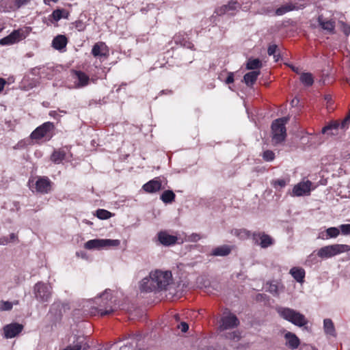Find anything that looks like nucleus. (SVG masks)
Wrapping results in <instances>:
<instances>
[{
  "mask_svg": "<svg viewBox=\"0 0 350 350\" xmlns=\"http://www.w3.org/2000/svg\"><path fill=\"white\" fill-rule=\"evenodd\" d=\"M172 274L170 271L156 269L150 272L139 282V288L142 292H159L166 291L172 284Z\"/></svg>",
  "mask_w": 350,
  "mask_h": 350,
  "instance_id": "f257e3e1",
  "label": "nucleus"
},
{
  "mask_svg": "<svg viewBox=\"0 0 350 350\" xmlns=\"http://www.w3.org/2000/svg\"><path fill=\"white\" fill-rule=\"evenodd\" d=\"M93 301L96 305L91 308L90 313L93 315L99 314L103 317L110 314L115 310L110 289H106L96 297Z\"/></svg>",
  "mask_w": 350,
  "mask_h": 350,
  "instance_id": "f03ea898",
  "label": "nucleus"
},
{
  "mask_svg": "<svg viewBox=\"0 0 350 350\" xmlns=\"http://www.w3.org/2000/svg\"><path fill=\"white\" fill-rule=\"evenodd\" d=\"M276 311L282 318L296 326L303 327L308 323V321L304 314L292 308L278 307Z\"/></svg>",
  "mask_w": 350,
  "mask_h": 350,
  "instance_id": "7ed1b4c3",
  "label": "nucleus"
},
{
  "mask_svg": "<svg viewBox=\"0 0 350 350\" xmlns=\"http://www.w3.org/2000/svg\"><path fill=\"white\" fill-rule=\"evenodd\" d=\"M288 117H283L275 120L271 124L272 142L274 144L283 142L286 137V124L288 122Z\"/></svg>",
  "mask_w": 350,
  "mask_h": 350,
  "instance_id": "20e7f679",
  "label": "nucleus"
},
{
  "mask_svg": "<svg viewBox=\"0 0 350 350\" xmlns=\"http://www.w3.org/2000/svg\"><path fill=\"white\" fill-rule=\"evenodd\" d=\"M349 251L350 246L348 245L334 244L321 247L317 251V256L322 259H327Z\"/></svg>",
  "mask_w": 350,
  "mask_h": 350,
  "instance_id": "39448f33",
  "label": "nucleus"
},
{
  "mask_svg": "<svg viewBox=\"0 0 350 350\" xmlns=\"http://www.w3.org/2000/svg\"><path fill=\"white\" fill-rule=\"evenodd\" d=\"M35 299L40 303L49 302L52 297L53 290L49 284L38 282L33 287Z\"/></svg>",
  "mask_w": 350,
  "mask_h": 350,
  "instance_id": "423d86ee",
  "label": "nucleus"
},
{
  "mask_svg": "<svg viewBox=\"0 0 350 350\" xmlns=\"http://www.w3.org/2000/svg\"><path fill=\"white\" fill-rule=\"evenodd\" d=\"M55 129L53 123L46 122L37 127L30 135L32 139H40L43 137L51 138L52 132Z\"/></svg>",
  "mask_w": 350,
  "mask_h": 350,
  "instance_id": "0eeeda50",
  "label": "nucleus"
},
{
  "mask_svg": "<svg viewBox=\"0 0 350 350\" xmlns=\"http://www.w3.org/2000/svg\"><path fill=\"white\" fill-rule=\"evenodd\" d=\"M239 325V321L234 314L228 310H226L223 313V317L220 321V330H226L233 329Z\"/></svg>",
  "mask_w": 350,
  "mask_h": 350,
  "instance_id": "6e6552de",
  "label": "nucleus"
},
{
  "mask_svg": "<svg viewBox=\"0 0 350 350\" xmlns=\"http://www.w3.org/2000/svg\"><path fill=\"white\" fill-rule=\"evenodd\" d=\"M71 77L74 83L72 88L80 89L89 84L90 77L82 71L72 70Z\"/></svg>",
  "mask_w": 350,
  "mask_h": 350,
  "instance_id": "1a4fd4ad",
  "label": "nucleus"
},
{
  "mask_svg": "<svg viewBox=\"0 0 350 350\" xmlns=\"http://www.w3.org/2000/svg\"><path fill=\"white\" fill-rule=\"evenodd\" d=\"M69 310L70 306L68 302L57 300L51 304L49 313L57 319L61 318Z\"/></svg>",
  "mask_w": 350,
  "mask_h": 350,
  "instance_id": "9d476101",
  "label": "nucleus"
},
{
  "mask_svg": "<svg viewBox=\"0 0 350 350\" xmlns=\"http://www.w3.org/2000/svg\"><path fill=\"white\" fill-rule=\"evenodd\" d=\"M312 183L310 180L302 181L295 185L292 190V196H309L311 191Z\"/></svg>",
  "mask_w": 350,
  "mask_h": 350,
  "instance_id": "9b49d317",
  "label": "nucleus"
},
{
  "mask_svg": "<svg viewBox=\"0 0 350 350\" xmlns=\"http://www.w3.org/2000/svg\"><path fill=\"white\" fill-rule=\"evenodd\" d=\"M252 238L254 243L259 245L262 248H267L274 243L273 239L265 232L254 233Z\"/></svg>",
  "mask_w": 350,
  "mask_h": 350,
  "instance_id": "f8f14e48",
  "label": "nucleus"
},
{
  "mask_svg": "<svg viewBox=\"0 0 350 350\" xmlns=\"http://www.w3.org/2000/svg\"><path fill=\"white\" fill-rule=\"evenodd\" d=\"M157 238L159 243L164 246H172L176 243L178 237L171 235L166 231H161L157 234Z\"/></svg>",
  "mask_w": 350,
  "mask_h": 350,
  "instance_id": "ddd939ff",
  "label": "nucleus"
},
{
  "mask_svg": "<svg viewBox=\"0 0 350 350\" xmlns=\"http://www.w3.org/2000/svg\"><path fill=\"white\" fill-rule=\"evenodd\" d=\"M23 325L18 323H11L3 327L4 336L6 338H12L18 335L23 330Z\"/></svg>",
  "mask_w": 350,
  "mask_h": 350,
  "instance_id": "4468645a",
  "label": "nucleus"
},
{
  "mask_svg": "<svg viewBox=\"0 0 350 350\" xmlns=\"http://www.w3.org/2000/svg\"><path fill=\"white\" fill-rule=\"evenodd\" d=\"M35 185L36 191L47 193L51 191V182L47 177H40L36 180Z\"/></svg>",
  "mask_w": 350,
  "mask_h": 350,
  "instance_id": "2eb2a0df",
  "label": "nucleus"
},
{
  "mask_svg": "<svg viewBox=\"0 0 350 350\" xmlns=\"http://www.w3.org/2000/svg\"><path fill=\"white\" fill-rule=\"evenodd\" d=\"M142 189L146 193H153L162 189V184L159 178H155L149 180L142 186Z\"/></svg>",
  "mask_w": 350,
  "mask_h": 350,
  "instance_id": "dca6fc26",
  "label": "nucleus"
},
{
  "mask_svg": "<svg viewBox=\"0 0 350 350\" xmlns=\"http://www.w3.org/2000/svg\"><path fill=\"white\" fill-rule=\"evenodd\" d=\"M92 54L96 57H106L109 54V49L105 42L96 43L92 49Z\"/></svg>",
  "mask_w": 350,
  "mask_h": 350,
  "instance_id": "f3484780",
  "label": "nucleus"
},
{
  "mask_svg": "<svg viewBox=\"0 0 350 350\" xmlns=\"http://www.w3.org/2000/svg\"><path fill=\"white\" fill-rule=\"evenodd\" d=\"M284 338L286 340V346L292 350L297 349L300 345V340L298 337L291 332L285 333Z\"/></svg>",
  "mask_w": 350,
  "mask_h": 350,
  "instance_id": "a211bd4d",
  "label": "nucleus"
},
{
  "mask_svg": "<svg viewBox=\"0 0 350 350\" xmlns=\"http://www.w3.org/2000/svg\"><path fill=\"white\" fill-rule=\"evenodd\" d=\"M349 119L350 116H348L342 122L341 124L336 122L330 124L323 128L322 133L324 134L327 133L329 135H335L336 133L334 132V131H336L339 127H340L342 129H344L349 121Z\"/></svg>",
  "mask_w": 350,
  "mask_h": 350,
  "instance_id": "6ab92c4d",
  "label": "nucleus"
},
{
  "mask_svg": "<svg viewBox=\"0 0 350 350\" xmlns=\"http://www.w3.org/2000/svg\"><path fill=\"white\" fill-rule=\"evenodd\" d=\"M90 348L86 339L82 336H78L76 342L72 345H69L63 350H86Z\"/></svg>",
  "mask_w": 350,
  "mask_h": 350,
  "instance_id": "aec40b11",
  "label": "nucleus"
},
{
  "mask_svg": "<svg viewBox=\"0 0 350 350\" xmlns=\"http://www.w3.org/2000/svg\"><path fill=\"white\" fill-rule=\"evenodd\" d=\"M318 23L321 27L329 32V33H334L335 22L332 20H325L322 16L318 17Z\"/></svg>",
  "mask_w": 350,
  "mask_h": 350,
  "instance_id": "412c9836",
  "label": "nucleus"
},
{
  "mask_svg": "<svg viewBox=\"0 0 350 350\" xmlns=\"http://www.w3.org/2000/svg\"><path fill=\"white\" fill-rule=\"evenodd\" d=\"M68 42L67 38L64 35H58L52 41L53 47L58 51L64 49Z\"/></svg>",
  "mask_w": 350,
  "mask_h": 350,
  "instance_id": "4be33fe9",
  "label": "nucleus"
},
{
  "mask_svg": "<svg viewBox=\"0 0 350 350\" xmlns=\"http://www.w3.org/2000/svg\"><path fill=\"white\" fill-rule=\"evenodd\" d=\"M20 36V33L18 31H14L9 36L2 38L0 40L1 45H10L16 43Z\"/></svg>",
  "mask_w": 350,
  "mask_h": 350,
  "instance_id": "5701e85b",
  "label": "nucleus"
},
{
  "mask_svg": "<svg viewBox=\"0 0 350 350\" xmlns=\"http://www.w3.org/2000/svg\"><path fill=\"white\" fill-rule=\"evenodd\" d=\"M290 274L299 283H303L305 278V271L300 267H293L290 270Z\"/></svg>",
  "mask_w": 350,
  "mask_h": 350,
  "instance_id": "b1692460",
  "label": "nucleus"
},
{
  "mask_svg": "<svg viewBox=\"0 0 350 350\" xmlns=\"http://www.w3.org/2000/svg\"><path fill=\"white\" fill-rule=\"evenodd\" d=\"M260 73V72L259 70H254L246 73L243 77V79L245 84L247 86L253 85V84L256 82Z\"/></svg>",
  "mask_w": 350,
  "mask_h": 350,
  "instance_id": "393cba45",
  "label": "nucleus"
},
{
  "mask_svg": "<svg viewBox=\"0 0 350 350\" xmlns=\"http://www.w3.org/2000/svg\"><path fill=\"white\" fill-rule=\"evenodd\" d=\"M231 250L230 246L224 245L215 248L211 254L215 256H226L230 253Z\"/></svg>",
  "mask_w": 350,
  "mask_h": 350,
  "instance_id": "a878e982",
  "label": "nucleus"
},
{
  "mask_svg": "<svg viewBox=\"0 0 350 350\" xmlns=\"http://www.w3.org/2000/svg\"><path fill=\"white\" fill-rule=\"evenodd\" d=\"M84 247L87 250H102V241L101 239H95L87 241L84 244Z\"/></svg>",
  "mask_w": 350,
  "mask_h": 350,
  "instance_id": "bb28decb",
  "label": "nucleus"
},
{
  "mask_svg": "<svg viewBox=\"0 0 350 350\" xmlns=\"http://www.w3.org/2000/svg\"><path fill=\"white\" fill-rule=\"evenodd\" d=\"M66 159V152L64 150H55L51 156V160L55 163H60Z\"/></svg>",
  "mask_w": 350,
  "mask_h": 350,
  "instance_id": "cd10ccee",
  "label": "nucleus"
},
{
  "mask_svg": "<svg viewBox=\"0 0 350 350\" xmlns=\"http://www.w3.org/2000/svg\"><path fill=\"white\" fill-rule=\"evenodd\" d=\"M323 328L326 334H329L330 336H335V327L332 321L329 319H325L323 321Z\"/></svg>",
  "mask_w": 350,
  "mask_h": 350,
  "instance_id": "c85d7f7f",
  "label": "nucleus"
},
{
  "mask_svg": "<svg viewBox=\"0 0 350 350\" xmlns=\"http://www.w3.org/2000/svg\"><path fill=\"white\" fill-rule=\"evenodd\" d=\"M101 241L103 249L118 247L120 245V241L118 239H101Z\"/></svg>",
  "mask_w": 350,
  "mask_h": 350,
  "instance_id": "c756f323",
  "label": "nucleus"
},
{
  "mask_svg": "<svg viewBox=\"0 0 350 350\" xmlns=\"http://www.w3.org/2000/svg\"><path fill=\"white\" fill-rule=\"evenodd\" d=\"M231 234L242 240L248 239L251 235L250 232L246 229H233Z\"/></svg>",
  "mask_w": 350,
  "mask_h": 350,
  "instance_id": "7c9ffc66",
  "label": "nucleus"
},
{
  "mask_svg": "<svg viewBox=\"0 0 350 350\" xmlns=\"http://www.w3.org/2000/svg\"><path fill=\"white\" fill-rule=\"evenodd\" d=\"M300 81L306 86H311L314 83L312 75L310 72H303L300 76Z\"/></svg>",
  "mask_w": 350,
  "mask_h": 350,
  "instance_id": "2f4dec72",
  "label": "nucleus"
},
{
  "mask_svg": "<svg viewBox=\"0 0 350 350\" xmlns=\"http://www.w3.org/2000/svg\"><path fill=\"white\" fill-rule=\"evenodd\" d=\"M175 194L171 190L165 191L161 196V200L165 204L172 202L175 199Z\"/></svg>",
  "mask_w": 350,
  "mask_h": 350,
  "instance_id": "473e14b6",
  "label": "nucleus"
},
{
  "mask_svg": "<svg viewBox=\"0 0 350 350\" xmlns=\"http://www.w3.org/2000/svg\"><path fill=\"white\" fill-rule=\"evenodd\" d=\"M295 9V6L294 5L291 3L286 4L276 9L275 14L277 16H282L290 11L294 10Z\"/></svg>",
  "mask_w": 350,
  "mask_h": 350,
  "instance_id": "72a5a7b5",
  "label": "nucleus"
},
{
  "mask_svg": "<svg viewBox=\"0 0 350 350\" xmlns=\"http://www.w3.org/2000/svg\"><path fill=\"white\" fill-rule=\"evenodd\" d=\"M180 36L181 35L180 34H176L174 37V42L177 44H180L184 47H186L187 49H193L194 47V45L189 41L188 40H184V41H182L180 40Z\"/></svg>",
  "mask_w": 350,
  "mask_h": 350,
  "instance_id": "f704fd0d",
  "label": "nucleus"
},
{
  "mask_svg": "<svg viewBox=\"0 0 350 350\" xmlns=\"http://www.w3.org/2000/svg\"><path fill=\"white\" fill-rule=\"evenodd\" d=\"M262 67V62L258 59H249L246 68L248 70H255Z\"/></svg>",
  "mask_w": 350,
  "mask_h": 350,
  "instance_id": "c9c22d12",
  "label": "nucleus"
},
{
  "mask_svg": "<svg viewBox=\"0 0 350 350\" xmlns=\"http://www.w3.org/2000/svg\"><path fill=\"white\" fill-rule=\"evenodd\" d=\"M327 237H325L326 239L329 238H336L340 234V230L338 228L336 227H331L326 230L325 231ZM319 238L325 239L323 236H319Z\"/></svg>",
  "mask_w": 350,
  "mask_h": 350,
  "instance_id": "e433bc0d",
  "label": "nucleus"
},
{
  "mask_svg": "<svg viewBox=\"0 0 350 350\" xmlns=\"http://www.w3.org/2000/svg\"><path fill=\"white\" fill-rule=\"evenodd\" d=\"M18 301L10 302L9 301H0V310L1 311H10L12 309L14 305H17Z\"/></svg>",
  "mask_w": 350,
  "mask_h": 350,
  "instance_id": "4c0bfd02",
  "label": "nucleus"
},
{
  "mask_svg": "<svg viewBox=\"0 0 350 350\" xmlns=\"http://www.w3.org/2000/svg\"><path fill=\"white\" fill-rule=\"evenodd\" d=\"M68 13L64 10L57 9L50 16L55 21H59L62 18H67Z\"/></svg>",
  "mask_w": 350,
  "mask_h": 350,
  "instance_id": "58836bf2",
  "label": "nucleus"
},
{
  "mask_svg": "<svg viewBox=\"0 0 350 350\" xmlns=\"http://www.w3.org/2000/svg\"><path fill=\"white\" fill-rule=\"evenodd\" d=\"M96 217L100 219H107L112 217V213L105 209H98L96 212Z\"/></svg>",
  "mask_w": 350,
  "mask_h": 350,
  "instance_id": "ea45409f",
  "label": "nucleus"
},
{
  "mask_svg": "<svg viewBox=\"0 0 350 350\" xmlns=\"http://www.w3.org/2000/svg\"><path fill=\"white\" fill-rule=\"evenodd\" d=\"M238 8V3L237 1H230L227 5H224L221 10L224 13L231 10H235Z\"/></svg>",
  "mask_w": 350,
  "mask_h": 350,
  "instance_id": "a19ab883",
  "label": "nucleus"
},
{
  "mask_svg": "<svg viewBox=\"0 0 350 350\" xmlns=\"http://www.w3.org/2000/svg\"><path fill=\"white\" fill-rule=\"evenodd\" d=\"M262 157L265 161L271 162L275 159V153L271 150H267L262 152Z\"/></svg>",
  "mask_w": 350,
  "mask_h": 350,
  "instance_id": "79ce46f5",
  "label": "nucleus"
},
{
  "mask_svg": "<svg viewBox=\"0 0 350 350\" xmlns=\"http://www.w3.org/2000/svg\"><path fill=\"white\" fill-rule=\"evenodd\" d=\"M286 185V181L284 179H275L271 181V185L276 189L283 188Z\"/></svg>",
  "mask_w": 350,
  "mask_h": 350,
  "instance_id": "37998d69",
  "label": "nucleus"
},
{
  "mask_svg": "<svg viewBox=\"0 0 350 350\" xmlns=\"http://www.w3.org/2000/svg\"><path fill=\"white\" fill-rule=\"evenodd\" d=\"M226 338L233 340L239 341L241 338L240 333L238 331H234L226 334Z\"/></svg>",
  "mask_w": 350,
  "mask_h": 350,
  "instance_id": "c03bdc74",
  "label": "nucleus"
},
{
  "mask_svg": "<svg viewBox=\"0 0 350 350\" xmlns=\"http://www.w3.org/2000/svg\"><path fill=\"white\" fill-rule=\"evenodd\" d=\"M267 291L271 293L274 295H277L279 293L278 286L275 283H269L267 284Z\"/></svg>",
  "mask_w": 350,
  "mask_h": 350,
  "instance_id": "a18cd8bd",
  "label": "nucleus"
},
{
  "mask_svg": "<svg viewBox=\"0 0 350 350\" xmlns=\"http://www.w3.org/2000/svg\"><path fill=\"white\" fill-rule=\"evenodd\" d=\"M201 239V236L197 233H192L189 236L187 237L186 241L189 242H197Z\"/></svg>",
  "mask_w": 350,
  "mask_h": 350,
  "instance_id": "49530a36",
  "label": "nucleus"
},
{
  "mask_svg": "<svg viewBox=\"0 0 350 350\" xmlns=\"http://www.w3.org/2000/svg\"><path fill=\"white\" fill-rule=\"evenodd\" d=\"M340 229L342 234H350V224H342L340 226Z\"/></svg>",
  "mask_w": 350,
  "mask_h": 350,
  "instance_id": "de8ad7c7",
  "label": "nucleus"
},
{
  "mask_svg": "<svg viewBox=\"0 0 350 350\" xmlns=\"http://www.w3.org/2000/svg\"><path fill=\"white\" fill-rule=\"evenodd\" d=\"M342 27V30L346 36L350 34V26L343 22H340Z\"/></svg>",
  "mask_w": 350,
  "mask_h": 350,
  "instance_id": "09e8293b",
  "label": "nucleus"
},
{
  "mask_svg": "<svg viewBox=\"0 0 350 350\" xmlns=\"http://www.w3.org/2000/svg\"><path fill=\"white\" fill-rule=\"evenodd\" d=\"M278 49V46L276 44H271L268 47L267 53L269 55H272L275 54Z\"/></svg>",
  "mask_w": 350,
  "mask_h": 350,
  "instance_id": "8fccbe9b",
  "label": "nucleus"
},
{
  "mask_svg": "<svg viewBox=\"0 0 350 350\" xmlns=\"http://www.w3.org/2000/svg\"><path fill=\"white\" fill-rule=\"evenodd\" d=\"M29 0H16L14 2V6L16 9L20 8L21 6L27 4Z\"/></svg>",
  "mask_w": 350,
  "mask_h": 350,
  "instance_id": "3c124183",
  "label": "nucleus"
},
{
  "mask_svg": "<svg viewBox=\"0 0 350 350\" xmlns=\"http://www.w3.org/2000/svg\"><path fill=\"white\" fill-rule=\"evenodd\" d=\"M178 328L180 329L183 332H186L189 329V325L185 322H182L178 325Z\"/></svg>",
  "mask_w": 350,
  "mask_h": 350,
  "instance_id": "603ef678",
  "label": "nucleus"
},
{
  "mask_svg": "<svg viewBox=\"0 0 350 350\" xmlns=\"http://www.w3.org/2000/svg\"><path fill=\"white\" fill-rule=\"evenodd\" d=\"M234 81V74L232 72L228 73V75L226 79V83L230 84Z\"/></svg>",
  "mask_w": 350,
  "mask_h": 350,
  "instance_id": "864d4df0",
  "label": "nucleus"
},
{
  "mask_svg": "<svg viewBox=\"0 0 350 350\" xmlns=\"http://www.w3.org/2000/svg\"><path fill=\"white\" fill-rule=\"evenodd\" d=\"M10 243L9 238L8 237H2L0 238V245H6Z\"/></svg>",
  "mask_w": 350,
  "mask_h": 350,
  "instance_id": "5fc2aeb1",
  "label": "nucleus"
},
{
  "mask_svg": "<svg viewBox=\"0 0 350 350\" xmlns=\"http://www.w3.org/2000/svg\"><path fill=\"white\" fill-rule=\"evenodd\" d=\"M288 66L291 68V70L293 72H296L297 74H299L300 72L301 69L299 67H296V66H293L292 64H288Z\"/></svg>",
  "mask_w": 350,
  "mask_h": 350,
  "instance_id": "6e6d98bb",
  "label": "nucleus"
},
{
  "mask_svg": "<svg viewBox=\"0 0 350 350\" xmlns=\"http://www.w3.org/2000/svg\"><path fill=\"white\" fill-rule=\"evenodd\" d=\"M17 236L14 233H12L10 235L9 241L10 242H15L17 241Z\"/></svg>",
  "mask_w": 350,
  "mask_h": 350,
  "instance_id": "4d7b16f0",
  "label": "nucleus"
},
{
  "mask_svg": "<svg viewBox=\"0 0 350 350\" xmlns=\"http://www.w3.org/2000/svg\"><path fill=\"white\" fill-rule=\"evenodd\" d=\"M49 116L52 118L57 119L59 116V114L57 111H51L49 112Z\"/></svg>",
  "mask_w": 350,
  "mask_h": 350,
  "instance_id": "13d9d810",
  "label": "nucleus"
},
{
  "mask_svg": "<svg viewBox=\"0 0 350 350\" xmlns=\"http://www.w3.org/2000/svg\"><path fill=\"white\" fill-rule=\"evenodd\" d=\"M5 83L6 81L4 79L0 78V92L3 90Z\"/></svg>",
  "mask_w": 350,
  "mask_h": 350,
  "instance_id": "bf43d9fd",
  "label": "nucleus"
},
{
  "mask_svg": "<svg viewBox=\"0 0 350 350\" xmlns=\"http://www.w3.org/2000/svg\"><path fill=\"white\" fill-rule=\"evenodd\" d=\"M76 254L77 256L81 257L82 258H87V255L84 252H77Z\"/></svg>",
  "mask_w": 350,
  "mask_h": 350,
  "instance_id": "052dcab7",
  "label": "nucleus"
},
{
  "mask_svg": "<svg viewBox=\"0 0 350 350\" xmlns=\"http://www.w3.org/2000/svg\"><path fill=\"white\" fill-rule=\"evenodd\" d=\"M120 350H133V348L131 345H125L121 347Z\"/></svg>",
  "mask_w": 350,
  "mask_h": 350,
  "instance_id": "680f3d73",
  "label": "nucleus"
},
{
  "mask_svg": "<svg viewBox=\"0 0 350 350\" xmlns=\"http://www.w3.org/2000/svg\"><path fill=\"white\" fill-rule=\"evenodd\" d=\"M314 259H315V257L314 256L313 254H312L310 256H308V257L306 260V263L308 264V262H310V260H314Z\"/></svg>",
  "mask_w": 350,
  "mask_h": 350,
  "instance_id": "e2e57ef3",
  "label": "nucleus"
},
{
  "mask_svg": "<svg viewBox=\"0 0 350 350\" xmlns=\"http://www.w3.org/2000/svg\"><path fill=\"white\" fill-rule=\"evenodd\" d=\"M273 55V58L275 59V62H278L280 59V54H274Z\"/></svg>",
  "mask_w": 350,
  "mask_h": 350,
  "instance_id": "0e129e2a",
  "label": "nucleus"
},
{
  "mask_svg": "<svg viewBox=\"0 0 350 350\" xmlns=\"http://www.w3.org/2000/svg\"><path fill=\"white\" fill-rule=\"evenodd\" d=\"M178 34H180V35H181V36H180V40H181L182 41H184V40H187V39H186V38H185V34H183V33H179Z\"/></svg>",
  "mask_w": 350,
  "mask_h": 350,
  "instance_id": "69168bd1",
  "label": "nucleus"
},
{
  "mask_svg": "<svg viewBox=\"0 0 350 350\" xmlns=\"http://www.w3.org/2000/svg\"><path fill=\"white\" fill-rule=\"evenodd\" d=\"M51 0H43V2L45 5H49Z\"/></svg>",
  "mask_w": 350,
  "mask_h": 350,
  "instance_id": "338daca9",
  "label": "nucleus"
},
{
  "mask_svg": "<svg viewBox=\"0 0 350 350\" xmlns=\"http://www.w3.org/2000/svg\"><path fill=\"white\" fill-rule=\"evenodd\" d=\"M297 103H298V100L293 99V100L291 101V105H294L297 104Z\"/></svg>",
  "mask_w": 350,
  "mask_h": 350,
  "instance_id": "774afa93",
  "label": "nucleus"
}]
</instances>
